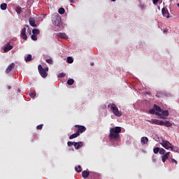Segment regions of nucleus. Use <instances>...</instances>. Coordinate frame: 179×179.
Listing matches in <instances>:
<instances>
[{
	"mask_svg": "<svg viewBox=\"0 0 179 179\" xmlns=\"http://www.w3.org/2000/svg\"><path fill=\"white\" fill-rule=\"evenodd\" d=\"M170 157V152H166L162 157V160L163 163H166V160H167Z\"/></svg>",
	"mask_w": 179,
	"mask_h": 179,
	"instance_id": "obj_14",
	"label": "nucleus"
},
{
	"mask_svg": "<svg viewBox=\"0 0 179 179\" xmlns=\"http://www.w3.org/2000/svg\"><path fill=\"white\" fill-rule=\"evenodd\" d=\"M75 128H78L76 130V132L80 135V134H83V132L86 131V127L85 126L79 125V124H76Z\"/></svg>",
	"mask_w": 179,
	"mask_h": 179,
	"instance_id": "obj_5",
	"label": "nucleus"
},
{
	"mask_svg": "<svg viewBox=\"0 0 179 179\" xmlns=\"http://www.w3.org/2000/svg\"><path fill=\"white\" fill-rule=\"evenodd\" d=\"M78 136H79V134L76 131L75 134H73L69 136V139H75V138H78Z\"/></svg>",
	"mask_w": 179,
	"mask_h": 179,
	"instance_id": "obj_24",
	"label": "nucleus"
},
{
	"mask_svg": "<svg viewBox=\"0 0 179 179\" xmlns=\"http://www.w3.org/2000/svg\"><path fill=\"white\" fill-rule=\"evenodd\" d=\"M29 22L30 26H31L32 27H37V25L36 24V19H34V17H30L29 19Z\"/></svg>",
	"mask_w": 179,
	"mask_h": 179,
	"instance_id": "obj_12",
	"label": "nucleus"
},
{
	"mask_svg": "<svg viewBox=\"0 0 179 179\" xmlns=\"http://www.w3.org/2000/svg\"><path fill=\"white\" fill-rule=\"evenodd\" d=\"M15 10H16L17 13H18V14L22 13V7L17 6L15 8Z\"/></svg>",
	"mask_w": 179,
	"mask_h": 179,
	"instance_id": "obj_29",
	"label": "nucleus"
},
{
	"mask_svg": "<svg viewBox=\"0 0 179 179\" xmlns=\"http://www.w3.org/2000/svg\"><path fill=\"white\" fill-rule=\"evenodd\" d=\"M162 126H164V127H173V124H171L170 122H169V121H165V122H164V121H162Z\"/></svg>",
	"mask_w": 179,
	"mask_h": 179,
	"instance_id": "obj_20",
	"label": "nucleus"
},
{
	"mask_svg": "<svg viewBox=\"0 0 179 179\" xmlns=\"http://www.w3.org/2000/svg\"><path fill=\"white\" fill-rule=\"evenodd\" d=\"M74 145H75V142H72V141L67 142V145L69 146V148H71V146H74Z\"/></svg>",
	"mask_w": 179,
	"mask_h": 179,
	"instance_id": "obj_35",
	"label": "nucleus"
},
{
	"mask_svg": "<svg viewBox=\"0 0 179 179\" xmlns=\"http://www.w3.org/2000/svg\"><path fill=\"white\" fill-rule=\"evenodd\" d=\"M113 2H115V1H117V0H111Z\"/></svg>",
	"mask_w": 179,
	"mask_h": 179,
	"instance_id": "obj_50",
	"label": "nucleus"
},
{
	"mask_svg": "<svg viewBox=\"0 0 179 179\" xmlns=\"http://www.w3.org/2000/svg\"><path fill=\"white\" fill-rule=\"evenodd\" d=\"M159 1H160V0H153L152 2L154 3V5H156V3H157V2H159Z\"/></svg>",
	"mask_w": 179,
	"mask_h": 179,
	"instance_id": "obj_43",
	"label": "nucleus"
},
{
	"mask_svg": "<svg viewBox=\"0 0 179 179\" xmlns=\"http://www.w3.org/2000/svg\"><path fill=\"white\" fill-rule=\"evenodd\" d=\"M59 78H65L66 74L64 73H60L58 75Z\"/></svg>",
	"mask_w": 179,
	"mask_h": 179,
	"instance_id": "obj_39",
	"label": "nucleus"
},
{
	"mask_svg": "<svg viewBox=\"0 0 179 179\" xmlns=\"http://www.w3.org/2000/svg\"><path fill=\"white\" fill-rule=\"evenodd\" d=\"M29 96L31 97V99H34V97H36V92H31Z\"/></svg>",
	"mask_w": 179,
	"mask_h": 179,
	"instance_id": "obj_38",
	"label": "nucleus"
},
{
	"mask_svg": "<svg viewBox=\"0 0 179 179\" xmlns=\"http://www.w3.org/2000/svg\"><path fill=\"white\" fill-rule=\"evenodd\" d=\"M160 145H162V146L163 148H164V149H166V150H169V149H171V150H173V149L174 148V145H173V144H171V143H170V142H169V141L164 140V139L162 140Z\"/></svg>",
	"mask_w": 179,
	"mask_h": 179,
	"instance_id": "obj_4",
	"label": "nucleus"
},
{
	"mask_svg": "<svg viewBox=\"0 0 179 179\" xmlns=\"http://www.w3.org/2000/svg\"><path fill=\"white\" fill-rule=\"evenodd\" d=\"M170 1H173V0H170Z\"/></svg>",
	"mask_w": 179,
	"mask_h": 179,
	"instance_id": "obj_51",
	"label": "nucleus"
},
{
	"mask_svg": "<svg viewBox=\"0 0 179 179\" xmlns=\"http://www.w3.org/2000/svg\"><path fill=\"white\" fill-rule=\"evenodd\" d=\"M149 113H150V114H156V110L155 109V106H153L152 109L149 110Z\"/></svg>",
	"mask_w": 179,
	"mask_h": 179,
	"instance_id": "obj_34",
	"label": "nucleus"
},
{
	"mask_svg": "<svg viewBox=\"0 0 179 179\" xmlns=\"http://www.w3.org/2000/svg\"><path fill=\"white\" fill-rule=\"evenodd\" d=\"M17 92H18V93H20V92H21V91H20V88H18V89H17Z\"/></svg>",
	"mask_w": 179,
	"mask_h": 179,
	"instance_id": "obj_47",
	"label": "nucleus"
},
{
	"mask_svg": "<svg viewBox=\"0 0 179 179\" xmlns=\"http://www.w3.org/2000/svg\"><path fill=\"white\" fill-rule=\"evenodd\" d=\"M8 90H10L11 87H10V85H8Z\"/></svg>",
	"mask_w": 179,
	"mask_h": 179,
	"instance_id": "obj_46",
	"label": "nucleus"
},
{
	"mask_svg": "<svg viewBox=\"0 0 179 179\" xmlns=\"http://www.w3.org/2000/svg\"><path fill=\"white\" fill-rule=\"evenodd\" d=\"M161 113H159L158 112H156L155 115L160 117V118H164V117H169V110H164Z\"/></svg>",
	"mask_w": 179,
	"mask_h": 179,
	"instance_id": "obj_6",
	"label": "nucleus"
},
{
	"mask_svg": "<svg viewBox=\"0 0 179 179\" xmlns=\"http://www.w3.org/2000/svg\"><path fill=\"white\" fill-rule=\"evenodd\" d=\"M0 8L1 10H6V8H8V4H6V3H3L0 5Z\"/></svg>",
	"mask_w": 179,
	"mask_h": 179,
	"instance_id": "obj_22",
	"label": "nucleus"
},
{
	"mask_svg": "<svg viewBox=\"0 0 179 179\" xmlns=\"http://www.w3.org/2000/svg\"><path fill=\"white\" fill-rule=\"evenodd\" d=\"M57 36L59 37V38L68 40V35H66V34L65 33H59L57 34Z\"/></svg>",
	"mask_w": 179,
	"mask_h": 179,
	"instance_id": "obj_13",
	"label": "nucleus"
},
{
	"mask_svg": "<svg viewBox=\"0 0 179 179\" xmlns=\"http://www.w3.org/2000/svg\"><path fill=\"white\" fill-rule=\"evenodd\" d=\"M67 62L69 64H72L73 62V59L71 57H67Z\"/></svg>",
	"mask_w": 179,
	"mask_h": 179,
	"instance_id": "obj_32",
	"label": "nucleus"
},
{
	"mask_svg": "<svg viewBox=\"0 0 179 179\" xmlns=\"http://www.w3.org/2000/svg\"><path fill=\"white\" fill-rule=\"evenodd\" d=\"M120 134H121V127H115L110 129L109 139L110 141H120Z\"/></svg>",
	"mask_w": 179,
	"mask_h": 179,
	"instance_id": "obj_1",
	"label": "nucleus"
},
{
	"mask_svg": "<svg viewBox=\"0 0 179 179\" xmlns=\"http://www.w3.org/2000/svg\"><path fill=\"white\" fill-rule=\"evenodd\" d=\"M108 107L110 108L112 113L114 115H116V117H121V115H122V113L118 110V107H117L115 103L109 104Z\"/></svg>",
	"mask_w": 179,
	"mask_h": 179,
	"instance_id": "obj_2",
	"label": "nucleus"
},
{
	"mask_svg": "<svg viewBox=\"0 0 179 179\" xmlns=\"http://www.w3.org/2000/svg\"><path fill=\"white\" fill-rule=\"evenodd\" d=\"M38 72L42 78H47L48 76V67L43 68V66L39 64L38 66Z\"/></svg>",
	"mask_w": 179,
	"mask_h": 179,
	"instance_id": "obj_3",
	"label": "nucleus"
},
{
	"mask_svg": "<svg viewBox=\"0 0 179 179\" xmlns=\"http://www.w3.org/2000/svg\"><path fill=\"white\" fill-rule=\"evenodd\" d=\"M31 40H33L34 41H37V35L32 34V35L31 36Z\"/></svg>",
	"mask_w": 179,
	"mask_h": 179,
	"instance_id": "obj_33",
	"label": "nucleus"
},
{
	"mask_svg": "<svg viewBox=\"0 0 179 179\" xmlns=\"http://www.w3.org/2000/svg\"><path fill=\"white\" fill-rule=\"evenodd\" d=\"M53 24L57 27L61 26V17L57 16L56 20L53 21Z\"/></svg>",
	"mask_w": 179,
	"mask_h": 179,
	"instance_id": "obj_9",
	"label": "nucleus"
},
{
	"mask_svg": "<svg viewBox=\"0 0 179 179\" xmlns=\"http://www.w3.org/2000/svg\"><path fill=\"white\" fill-rule=\"evenodd\" d=\"M32 34H34L35 36H38V34H40V29H34L32 30Z\"/></svg>",
	"mask_w": 179,
	"mask_h": 179,
	"instance_id": "obj_23",
	"label": "nucleus"
},
{
	"mask_svg": "<svg viewBox=\"0 0 179 179\" xmlns=\"http://www.w3.org/2000/svg\"><path fill=\"white\" fill-rule=\"evenodd\" d=\"M20 36L23 38V40H27V35H26V27H24L22 29Z\"/></svg>",
	"mask_w": 179,
	"mask_h": 179,
	"instance_id": "obj_10",
	"label": "nucleus"
},
{
	"mask_svg": "<svg viewBox=\"0 0 179 179\" xmlns=\"http://www.w3.org/2000/svg\"><path fill=\"white\" fill-rule=\"evenodd\" d=\"M154 110H155V111H157V113H162V108H160V106L156 104L154 105Z\"/></svg>",
	"mask_w": 179,
	"mask_h": 179,
	"instance_id": "obj_21",
	"label": "nucleus"
},
{
	"mask_svg": "<svg viewBox=\"0 0 179 179\" xmlns=\"http://www.w3.org/2000/svg\"><path fill=\"white\" fill-rule=\"evenodd\" d=\"M75 170L77 173H81L82 172V166H80V165H78V167L75 168Z\"/></svg>",
	"mask_w": 179,
	"mask_h": 179,
	"instance_id": "obj_27",
	"label": "nucleus"
},
{
	"mask_svg": "<svg viewBox=\"0 0 179 179\" xmlns=\"http://www.w3.org/2000/svg\"><path fill=\"white\" fill-rule=\"evenodd\" d=\"M148 122H150V124H155V125H162L163 121L159 120L157 119H152L151 120H146Z\"/></svg>",
	"mask_w": 179,
	"mask_h": 179,
	"instance_id": "obj_7",
	"label": "nucleus"
},
{
	"mask_svg": "<svg viewBox=\"0 0 179 179\" xmlns=\"http://www.w3.org/2000/svg\"><path fill=\"white\" fill-rule=\"evenodd\" d=\"M166 153V150L164 148H159V155H164Z\"/></svg>",
	"mask_w": 179,
	"mask_h": 179,
	"instance_id": "obj_36",
	"label": "nucleus"
},
{
	"mask_svg": "<svg viewBox=\"0 0 179 179\" xmlns=\"http://www.w3.org/2000/svg\"><path fill=\"white\" fill-rule=\"evenodd\" d=\"M162 13L164 17H166V19H169V17H170V13H169V11L166 10V8H162Z\"/></svg>",
	"mask_w": 179,
	"mask_h": 179,
	"instance_id": "obj_11",
	"label": "nucleus"
},
{
	"mask_svg": "<svg viewBox=\"0 0 179 179\" xmlns=\"http://www.w3.org/2000/svg\"><path fill=\"white\" fill-rule=\"evenodd\" d=\"M44 126V124H39L36 127V129L41 131V129H43V127Z\"/></svg>",
	"mask_w": 179,
	"mask_h": 179,
	"instance_id": "obj_37",
	"label": "nucleus"
},
{
	"mask_svg": "<svg viewBox=\"0 0 179 179\" xmlns=\"http://www.w3.org/2000/svg\"><path fill=\"white\" fill-rule=\"evenodd\" d=\"M90 177V171H83L82 172V177H83L84 178H87V177Z\"/></svg>",
	"mask_w": 179,
	"mask_h": 179,
	"instance_id": "obj_19",
	"label": "nucleus"
},
{
	"mask_svg": "<svg viewBox=\"0 0 179 179\" xmlns=\"http://www.w3.org/2000/svg\"><path fill=\"white\" fill-rule=\"evenodd\" d=\"M45 62H47V64H49L50 65H52L54 64V61H52V59H47L45 60Z\"/></svg>",
	"mask_w": 179,
	"mask_h": 179,
	"instance_id": "obj_30",
	"label": "nucleus"
},
{
	"mask_svg": "<svg viewBox=\"0 0 179 179\" xmlns=\"http://www.w3.org/2000/svg\"><path fill=\"white\" fill-rule=\"evenodd\" d=\"M162 94L161 92H157L156 96H157V97H160V96H162Z\"/></svg>",
	"mask_w": 179,
	"mask_h": 179,
	"instance_id": "obj_44",
	"label": "nucleus"
},
{
	"mask_svg": "<svg viewBox=\"0 0 179 179\" xmlns=\"http://www.w3.org/2000/svg\"><path fill=\"white\" fill-rule=\"evenodd\" d=\"M13 68H15V63H11L6 69V73H9V72H10Z\"/></svg>",
	"mask_w": 179,
	"mask_h": 179,
	"instance_id": "obj_17",
	"label": "nucleus"
},
{
	"mask_svg": "<svg viewBox=\"0 0 179 179\" xmlns=\"http://www.w3.org/2000/svg\"><path fill=\"white\" fill-rule=\"evenodd\" d=\"M92 66H93V65H94V63H91Z\"/></svg>",
	"mask_w": 179,
	"mask_h": 179,
	"instance_id": "obj_49",
	"label": "nucleus"
},
{
	"mask_svg": "<svg viewBox=\"0 0 179 179\" xmlns=\"http://www.w3.org/2000/svg\"><path fill=\"white\" fill-rule=\"evenodd\" d=\"M159 152H160V148L159 147H156L153 149V152L155 154V155H157L159 153Z\"/></svg>",
	"mask_w": 179,
	"mask_h": 179,
	"instance_id": "obj_26",
	"label": "nucleus"
},
{
	"mask_svg": "<svg viewBox=\"0 0 179 179\" xmlns=\"http://www.w3.org/2000/svg\"><path fill=\"white\" fill-rule=\"evenodd\" d=\"M26 62H30L31 61V55H28V56L25 58Z\"/></svg>",
	"mask_w": 179,
	"mask_h": 179,
	"instance_id": "obj_31",
	"label": "nucleus"
},
{
	"mask_svg": "<svg viewBox=\"0 0 179 179\" xmlns=\"http://www.w3.org/2000/svg\"><path fill=\"white\" fill-rule=\"evenodd\" d=\"M164 33H169V30H167V29H164Z\"/></svg>",
	"mask_w": 179,
	"mask_h": 179,
	"instance_id": "obj_45",
	"label": "nucleus"
},
{
	"mask_svg": "<svg viewBox=\"0 0 179 179\" xmlns=\"http://www.w3.org/2000/svg\"><path fill=\"white\" fill-rule=\"evenodd\" d=\"M82 146H83V143H82V141H79V142H75L74 143V148L75 149H80V148H82Z\"/></svg>",
	"mask_w": 179,
	"mask_h": 179,
	"instance_id": "obj_16",
	"label": "nucleus"
},
{
	"mask_svg": "<svg viewBox=\"0 0 179 179\" xmlns=\"http://www.w3.org/2000/svg\"><path fill=\"white\" fill-rule=\"evenodd\" d=\"M69 1L71 2V3H73V0H69Z\"/></svg>",
	"mask_w": 179,
	"mask_h": 179,
	"instance_id": "obj_48",
	"label": "nucleus"
},
{
	"mask_svg": "<svg viewBox=\"0 0 179 179\" xmlns=\"http://www.w3.org/2000/svg\"><path fill=\"white\" fill-rule=\"evenodd\" d=\"M141 142L142 145H148V142H149V138L148 137H142L141 138Z\"/></svg>",
	"mask_w": 179,
	"mask_h": 179,
	"instance_id": "obj_18",
	"label": "nucleus"
},
{
	"mask_svg": "<svg viewBox=\"0 0 179 179\" xmlns=\"http://www.w3.org/2000/svg\"><path fill=\"white\" fill-rule=\"evenodd\" d=\"M156 162H157V159L156 158V157H152V162L156 163Z\"/></svg>",
	"mask_w": 179,
	"mask_h": 179,
	"instance_id": "obj_42",
	"label": "nucleus"
},
{
	"mask_svg": "<svg viewBox=\"0 0 179 179\" xmlns=\"http://www.w3.org/2000/svg\"><path fill=\"white\" fill-rule=\"evenodd\" d=\"M90 178L91 179H99L100 178V173H97L94 171H90Z\"/></svg>",
	"mask_w": 179,
	"mask_h": 179,
	"instance_id": "obj_8",
	"label": "nucleus"
},
{
	"mask_svg": "<svg viewBox=\"0 0 179 179\" xmlns=\"http://www.w3.org/2000/svg\"><path fill=\"white\" fill-rule=\"evenodd\" d=\"M171 163H175V164H177L178 162H177V160L174 159H171Z\"/></svg>",
	"mask_w": 179,
	"mask_h": 179,
	"instance_id": "obj_41",
	"label": "nucleus"
},
{
	"mask_svg": "<svg viewBox=\"0 0 179 179\" xmlns=\"http://www.w3.org/2000/svg\"><path fill=\"white\" fill-rule=\"evenodd\" d=\"M58 12L60 15H64V13H65V8H59Z\"/></svg>",
	"mask_w": 179,
	"mask_h": 179,
	"instance_id": "obj_28",
	"label": "nucleus"
},
{
	"mask_svg": "<svg viewBox=\"0 0 179 179\" xmlns=\"http://www.w3.org/2000/svg\"><path fill=\"white\" fill-rule=\"evenodd\" d=\"M25 26H26V27L28 28L27 31H28L29 34V35L31 34V30L30 28L29 27V25H25Z\"/></svg>",
	"mask_w": 179,
	"mask_h": 179,
	"instance_id": "obj_40",
	"label": "nucleus"
},
{
	"mask_svg": "<svg viewBox=\"0 0 179 179\" xmlns=\"http://www.w3.org/2000/svg\"><path fill=\"white\" fill-rule=\"evenodd\" d=\"M12 48H13V46L8 43L3 48V51L4 52H8V51H10Z\"/></svg>",
	"mask_w": 179,
	"mask_h": 179,
	"instance_id": "obj_15",
	"label": "nucleus"
},
{
	"mask_svg": "<svg viewBox=\"0 0 179 179\" xmlns=\"http://www.w3.org/2000/svg\"><path fill=\"white\" fill-rule=\"evenodd\" d=\"M73 83H75V80H73V79H69L67 80V85H69V86H72Z\"/></svg>",
	"mask_w": 179,
	"mask_h": 179,
	"instance_id": "obj_25",
	"label": "nucleus"
}]
</instances>
